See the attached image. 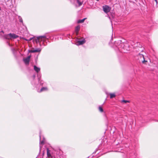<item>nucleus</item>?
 Listing matches in <instances>:
<instances>
[{
    "instance_id": "obj_22",
    "label": "nucleus",
    "mask_w": 158,
    "mask_h": 158,
    "mask_svg": "<svg viewBox=\"0 0 158 158\" xmlns=\"http://www.w3.org/2000/svg\"><path fill=\"white\" fill-rule=\"evenodd\" d=\"M121 41L120 40H119L118 41V43H120L121 44V46H123V45H124V44L123 43H121Z\"/></svg>"
},
{
    "instance_id": "obj_8",
    "label": "nucleus",
    "mask_w": 158,
    "mask_h": 158,
    "mask_svg": "<svg viewBox=\"0 0 158 158\" xmlns=\"http://www.w3.org/2000/svg\"><path fill=\"white\" fill-rule=\"evenodd\" d=\"M41 49L40 48H37L35 50H29V52L31 53H34L36 52H40L41 51Z\"/></svg>"
},
{
    "instance_id": "obj_13",
    "label": "nucleus",
    "mask_w": 158,
    "mask_h": 158,
    "mask_svg": "<svg viewBox=\"0 0 158 158\" xmlns=\"http://www.w3.org/2000/svg\"><path fill=\"white\" fill-rule=\"evenodd\" d=\"M80 29V27L79 26H78L76 27L75 30L76 33L77 35L78 34V31Z\"/></svg>"
},
{
    "instance_id": "obj_3",
    "label": "nucleus",
    "mask_w": 158,
    "mask_h": 158,
    "mask_svg": "<svg viewBox=\"0 0 158 158\" xmlns=\"http://www.w3.org/2000/svg\"><path fill=\"white\" fill-rule=\"evenodd\" d=\"M102 8L104 11L106 13L109 12L111 10L110 7L107 5L103 6Z\"/></svg>"
},
{
    "instance_id": "obj_24",
    "label": "nucleus",
    "mask_w": 158,
    "mask_h": 158,
    "mask_svg": "<svg viewBox=\"0 0 158 158\" xmlns=\"http://www.w3.org/2000/svg\"><path fill=\"white\" fill-rule=\"evenodd\" d=\"M12 50H13V51H15V49L14 48H13V49H12Z\"/></svg>"
},
{
    "instance_id": "obj_15",
    "label": "nucleus",
    "mask_w": 158,
    "mask_h": 158,
    "mask_svg": "<svg viewBox=\"0 0 158 158\" xmlns=\"http://www.w3.org/2000/svg\"><path fill=\"white\" fill-rule=\"evenodd\" d=\"M77 2L79 6H80L82 4V2H80L79 0H77Z\"/></svg>"
},
{
    "instance_id": "obj_23",
    "label": "nucleus",
    "mask_w": 158,
    "mask_h": 158,
    "mask_svg": "<svg viewBox=\"0 0 158 158\" xmlns=\"http://www.w3.org/2000/svg\"><path fill=\"white\" fill-rule=\"evenodd\" d=\"M155 1L156 2V4L157 3V0H155Z\"/></svg>"
},
{
    "instance_id": "obj_16",
    "label": "nucleus",
    "mask_w": 158,
    "mask_h": 158,
    "mask_svg": "<svg viewBox=\"0 0 158 158\" xmlns=\"http://www.w3.org/2000/svg\"><path fill=\"white\" fill-rule=\"evenodd\" d=\"M32 77H33V81H32L31 82V83H32V84L33 85H35V84L34 82V79L35 77V75H34L33 76H32Z\"/></svg>"
},
{
    "instance_id": "obj_7",
    "label": "nucleus",
    "mask_w": 158,
    "mask_h": 158,
    "mask_svg": "<svg viewBox=\"0 0 158 158\" xmlns=\"http://www.w3.org/2000/svg\"><path fill=\"white\" fill-rule=\"evenodd\" d=\"M40 144L41 143L42 145L44 144L45 139L44 136H42L40 135Z\"/></svg>"
},
{
    "instance_id": "obj_21",
    "label": "nucleus",
    "mask_w": 158,
    "mask_h": 158,
    "mask_svg": "<svg viewBox=\"0 0 158 158\" xmlns=\"http://www.w3.org/2000/svg\"><path fill=\"white\" fill-rule=\"evenodd\" d=\"M19 21L20 22L22 23H23V19L20 16L19 17Z\"/></svg>"
},
{
    "instance_id": "obj_10",
    "label": "nucleus",
    "mask_w": 158,
    "mask_h": 158,
    "mask_svg": "<svg viewBox=\"0 0 158 158\" xmlns=\"http://www.w3.org/2000/svg\"><path fill=\"white\" fill-rule=\"evenodd\" d=\"M38 80L39 83H40V85H42L43 84V82L42 81H41L40 77H41V75L40 74H38Z\"/></svg>"
},
{
    "instance_id": "obj_9",
    "label": "nucleus",
    "mask_w": 158,
    "mask_h": 158,
    "mask_svg": "<svg viewBox=\"0 0 158 158\" xmlns=\"http://www.w3.org/2000/svg\"><path fill=\"white\" fill-rule=\"evenodd\" d=\"M126 46H127L126 45H124L123 48H122L121 51L122 52L126 53L129 50V48H128L125 50Z\"/></svg>"
},
{
    "instance_id": "obj_17",
    "label": "nucleus",
    "mask_w": 158,
    "mask_h": 158,
    "mask_svg": "<svg viewBox=\"0 0 158 158\" xmlns=\"http://www.w3.org/2000/svg\"><path fill=\"white\" fill-rule=\"evenodd\" d=\"M115 95L114 94L111 93L110 94V98H113L115 97Z\"/></svg>"
},
{
    "instance_id": "obj_14",
    "label": "nucleus",
    "mask_w": 158,
    "mask_h": 158,
    "mask_svg": "<svg viewBox=\"0 0 158 158\" xmlns=\"http://www.w3.org/2000/svg\"><path fill=\"white\" fill-rule=\"evenodd\" d=\"M86 19V18H85L82 19L78 20L77 21L78 23H83L85 20Z\"/></svg>"
},
{
    "instance_id": "obj_2",
    "label": "nucleus",
    "mask_w": 158,
    "mask_h": 158,
    "mask_svg": "<svg viewBox=\"0 0 158 158\" xmlns=\"http://www.w3.org/2000/svg\"><path fill=\"white\" fill-rule=\"evenodd\" d=\"M138 56L139 61L140 62H141L143 63L145 62H147V61L145 60L144 56L143 54L139 53L138 55Z\"/></svg>"
},
{
    "instance_id": "obj_18",
    "label": "nucleus",
    "mask_w": 158,
    "mask_h": 158,
    "mask_svg": "<svg viewBox=\"0 0 158 158\" xmlns=\"http://www.w3.org/2000/svg\"><path fill=\"white\" fill-rule=\"evenodd\" d=\"M47 89V88L46 87H43L40 90V92H42V91H45V90H46Z\"/></svg>"
},
{
    "instance_id": "obj_4",
    "label": "nucleus",
    "mask_w": 158,
    "mask_h": 158,
    "mask_svg": "<svg viewBox=\"0 0 158 158\" xmlns=\"http://www.w3.org/2000/svg\"><path fill=\"white\" fill-rule=\"evenodd\" d=\"M46 38L47 37L45 35L38 37L37 38V39L36 40V42L37 43L38 42L39 43L41 41H44L45 40L44 39Z\"/></svg>"
},
{
    "instance_id": "obj_5",
    "label": "nucleus",
    "mask_w": 158,
    "mask_h": 158,
    "mask_svg": "<svg viewBox=\"0 0 158 158\" xmlns=\"http://www.w3.org/2000/svg\"><path fill=\"white\" fill-rule=\"evenodd\" d=\"M30 57V56H28L26 58L23 59V61L26 64L28 65L29 64Z\"/></svg>"
},
{
    "instance_id": "obj_12",
    "label": "nucleus",
    "mask_w": 158,
    "mask_h": 158,
    "mask_svg": "<svg viewBox=\"0 0 158 158\" xmlns=\"http://www.w3.org/2000/svg\"><path fill=\"white\" fill-rule=\"evenodd\" d=\"M47 155L48 157H52L51 153L50 152V150H49L48 148H47Z\"/></svg>"
},
{
    "instance_id": "obj_6",
    "label": "nucleus",
    "mask_w": 158,
    "mask_h": 158,
    "mask_svg": "<svg viewBox=\"0 0 158 158\" xmlns=\"http://www.w3.org/2000/svg\"><path fill=\"white\" fill-rule=\"evenodd\" d=\"M85 42V39H83L82 40H79L77 41L76 44L77 45L79 46L80 45L84 44Z\"/></svg>"
},
{
    "instance_id": "obj_11",
    "label": "nucleus",
    "mask_w": 158,
    "mask_h": 158,
    "mask_svg": "<svg viewBox=\"0 0 158 158\" xmlns=\"http://www.w3.org/2000/svg\"><path fill=\"white\" fill-rule=\"evenodd\" d=\"M34 70L37 73H38V72L40 71V68L37 67L35 65H34Z\"/></svg>"
},
{
    "instance_id": "obj_20",
    "label": "nucleus",
    "mask_w": 158,
    "mask_h": 158,
    "mask_svg": "<svg viewBox=\"0 0 158 158\" xmlns=\"http://www.w3.org/2000/svg\"><path fill=\"white\" fill-rule=\"evenodd\" d=\"M99 110L101 112H103V109H102V108L101 107V106H99Z\"/></svg>"
},
{
    "instance_id": "obj_19",
    "label": "nucleus",
    "mask_w": 158,
    "mask_h": 158,
    "mask_svg": "<svg viewBox=\"0 0 158 158\" xmlns=\"http://www.w3.org/2000/svg\"><path fill=\"white\" fill-rule=\"evenodd\" d=\"M129 101L128 100H123L122 101V102H123L125 103H126L127 102H129Z\"/></svg>"
},
{
    "instance_id": "obj_1",
    "label": "nucleus",
    "mask_w": 158,
    "mask_h": 158,
    "mask_svg": "<svg viewBox=\"0 0 158 158\" xmlns=\"http://www.w3.org/2000/svg\"><path fill=\"white\" fill-rule=\"evenodd\" d=\"M0 35L2 36L3 37L6 39L8 40H12L17 38L18 37V36L14 34L10 33L8 34H4V32L3 31L0 32Z\"/></svg>"
}]
</instances>
